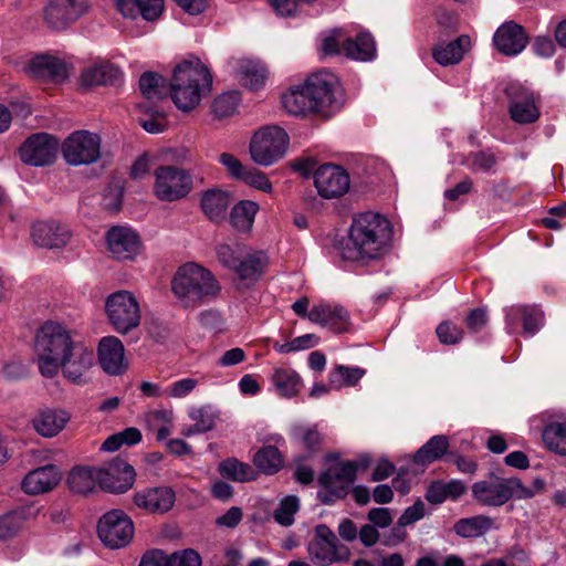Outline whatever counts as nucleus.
<instances>
[{"instance_id":"obj_1","label":"nucleus","mask_w":566,"mask_h":566,"mask_svg":"<svg viewBox=\"0 0 566 566\" xmlns=\"http://www.w3.org/2000/svg\"><path fill=\"white\" fill-rule=\"evenodd\" d=\"M392 239L390 221L379 213L364 212L354 218L347 238L340 243L344 260H378L388 253Z\"/></svg>"},{"instance_id":"obj_2","label":"nucleus","mask_w":566,"mask_h":566,"mask_svg":"<svg viewBox=\"0 0 566 566\" xmlns=\"http://www.w3.org/2000/svg\"><path fill=\"white\" fill-rule=\"evenodd\" d=\"M212 75L198 59L191 57L180 62L174 71L170 94L175 105L189 112L199 105L202 96L211 91Z\"/></svg>"},{"instance_id":"obj_3","label":"nucleus","mask_w":566,"mask_h":566,"mask_svg":"<svg viewBox=\"0 0 566 566\" xmlns=\"http://www.w3.org/2000/svg\"><path fill=\"white\" fill-rule=\"evenodd\" d=\"M78 339L76 334L56 322H45L34 338V356L40 374L53 378L59 374V361Z\"/></svg>"},{"instance_id":"obj_4","label":"nucleus","mask_w":566,"mask_h":566,"mask_svg":"<svg viewBox=\"0 0 566 566\" xmlns=\"http://www.w3.org/2000/svg\"><path fill=\"white\" fill-rule=\"evenodd\" d=\"M171 290L184 307H196L217 296L220 285L210 270L188 262L178 268L171 281Z\"/></svg>"},{"instance_id":"obj_5","label":"nucleus","mask_w":566,"mask_h":566,"mask_svg":"<svg viewBox=\"0 0 566 566\" xmlns=\"http://www.w3.org/2000/svg\"><path fill=\"white\" fill-rule=\"evenodd\" d=\"M337 453H328L326 461L331 465L318 475L317 495L325 504H333L344 499L356 479L359 468L367 467L365 461H337Z\"/></svg>"},{"instance_id":"obj_6","label":"nucleus","mask_w":566,"mask_h":566,"mask_svg":"<svg viewBox=\"0 0 566 566\" xmlns=\"http://www.w3.org/2000/svg\"><path fill=\"white\" fill-rule=\"evenodd\" d=\"M337 453H328L326 461L331 465L318 475L317 495L325 504H333L344 499L356 479L359 468L367 467L365 461H337Z\"/></svg>"},{"instance_id":"obj_7","label":"nucleus","mask_w":566,"mask_h":566,"mask_svg":"<svg viewBox=\"0 0 566 566\" xmlns=\"http://www.w3.org/2000/svg\"><path fill=\"white\" fill-rule=\"evenodd\" d=\"M305 84L314 113L328 117L343 107V90L335 74L322 71L307 77Z\"/></svg>"},{"instance_id":"obj_8","label":"nucleus","mask_w":566,"mask_h":566,"mask_svg":"<svg viewBox=\"0 0 566 566\" xmlns=\"http://www.w3.org/2000/svg\"><path fill=\"white\" fill-rule=\"evenodd\" d=\"M290 137L284 128L269 125L256 130L249 145L251 159L259 166L269 167L284 157Z\"/></svg>"},{"instance_id":"obj_9","label":"nucleus","mask_w":566,"mask_h":566,"mask_svg":"<svg viewBox=\"0 0 566 566\" xmlns=\"http://www.w3.org/2000/svg\"><path fill=\"white\" fill-rule=\"evenodd\" d=\"M105 313L114 331L122 335L137 328L142 321L139 302L126 290L116 291L106 297Z\"/></svg>"},{"instance_id":"obj_10","label":"nucleus","mask_w":566,"mask_h":566,"mask_svg":"<svg viewBox=\"0 0 566 566\" xmlns=\"http://www.w3.org/2000/svg\"><path fill=\"white\" fill-rule=\"evenodd\" d=\"M472 494L479 503L493 507L502 506L511 499L522 500L530 495L522 489L520 479L495 475L475 482L472 485Z\"/></svg>"},{"instance_id":"obj_11","label":"nucleus","mask_w":566,"mask_h":566,"mask_svg":"<svg viewBox=\"0 0 566 566\" xmlns=\"http://www.w3.org/2000/svg\"><path fill=\"white\" fill-rule=\"evenodd\" d=\"M310 559L316 566H331L347 562L350 557L349 548L342 544L333 531L326 525H317L314 537L307 545Z\"/></svg>"},{"instance_id":"obj_12","label":"nucleus","mask_w":566,"mask_h":566,"mask_svg":"<svg viewBox=\"0 0 566 566\" xmlns=\"http://www.w3.org/2000/svg\"><path fill=\"white\" fill-rule=\"evenodd\" d=\"M154 176V193L161 201L180 200L187 197L193 187L191 174L176 166H160Z\"/></svg>"},{"instance_id":"obj_13","label":"nucleus","mask_w":566,"mask_h":566,"mask_svg":"<svg viewBox=\"0 0 566 566\" xmlns=\"http://www.w3.org/2000/svg\"><path fill=\"white\" fill-rule=\"evenodd\" d=\"M510 118L518 125L536 123L541 117V96L532 88L512 83L505 88Z\"/></svg>"},{"instance_id":"obj_14","label":"nucleus","mask_w":566,"mask_h":566,"mask_svg":"<svg viewBox=\"0 0 566 566\" xmlns=\"http://www.w3.org/2000/svg\"><path fill=\"white\" fill-rule=\"evenodd\" d=\"M132 518L122 510H112L98 521L97 534L103 544L112 549L125 547L134 537Z\"/></svg>"},{"instance_id":"obj_15","label":"nucleus","mask_w":566,"mask_h":566,"mask_svg":"<svg viewBox=\"0 0 566 566\" xmlns=\"http://www.w3.org/2000/svg\"><path fill=\"white\" fill-rule=\"evenodd\" d=\"M62 154L72 166L93 164L101 156V138L88 130H76L63 142Z\"/></svg>"},{"instance_id":"obj_16","label":"nucleus","mask_w":566,"mask_h":566,"mask_svg":"<svg viewBox=\"0 0 566 566\" xmlns=\"http://www.w3.org/2000/svg\"><path fill=\"white\" fill-rule=\"evenodd\" d=\"M94 361L93 349L78 338L59 361V371L67 381L83 386L88 382L87 375Z\"/></svg>"},{"instance_id":"obj_17","label":"nucleus","mask_w":566,"mask_h":566,"mask_svg":"<svg viewBox=\"0 0 566 566\" xmlns=\"http://www.w3.org/2000/svg\"><path fill=\"white\" fill-rule=\"evenodd\" d=\"M313 178L318 195L325 199L339 198L350 187V178L347 171L333 164L321 165L315 170Z\"/></svg>"},{"instance_id":"obj_18","label":"nucleus","mask_w":566,"mask_h":566,"mask_svg":"<svg viewBox=\"0 0 566 566\" xmlns=\"http://www.w3.org/2000/svg\"><path fill=\"white\" fill-rule=\"evenodd\" d=\"M57 148L59 143L54 137L45 133H39L32 135L22 144L19 154L23 163L34 167H43L54 161Z\"/></svg>"},{"instance_id":"obj_19","label":"nucleus","mask_w":566,"mask_h":566,"mask_svg":"<svg viewBox=\"0 0 566 566\" xmlns=\"http://www.w3.org/2000/svg\"><path fill=\"white\" fill-rule=\"evenodd\" d=\"M88 10L86 0H52L44 9V20L54 30H64Z\"/></svg>"},{"instance_id":"obj_20","label":"nucleus","mask_w":566,"mask_h":566,"mask_svg":"<svg viewBox=\"0 0 566 566\" xmlns=\"http://www.w3.org/2000/svg\"><path fill=\"white\" fill-rule=\"evenodd\" d=\"M506 331L510 334L523 327L525 336H534L544 324V313L536 305H513L505 310Z\"/></svg>"},{"instance_id":"obj_21","label":"nucleus","mask_w":566,"mask_h":566,"mask_svg":"<svg viewBox=\"0 0 566 566\" xmlns=\"http://www.w3.org/2000/svg\"><path fill=\"white\" fill-rule=\"evenodd\" d=\"M106 242L109 252L117 260H134L142 252V240L129 227L111 228L106 233Z\"/></svg>"},{"instance_id":"obj_22","label":"nucleus","mask_w":566,"mask_h":566,"mask_svg":"<svg viewBox=\"0 0 566 566\" xmlns=\"http://www.w3.org/2000/svg\"><path fill=\"white\" fill-rule=\"evenodd\" d=\"M97 357L101 368L109 376L123 375L128 368L125 347L116 336H104L99 339Z\"/></svg>"},{"instance_id":"obj_23","label":"nucleus","mask_w":566,"mask_h":566,"mask_svg":"<svg viewBox=\"0 0 566 566\" xmlns=\"http://www.w3.org/2000/svg\"><path fill=\"white\" fill-rule=\"evenodd\" d=\"M24 71L30 76L54 83L69 78L70 66L59 56L50 54L35 55L27 63Z\"/></svg>"},{"instance_id":"obj_24","label":"nucleus","mask_w":566,"mask_h":566,"mask_svg":"<svg viewBox=\"0 0 566 566\" xmlns=\"http://www.w3.org/2000/svg\"><path fill=\"white\" fill-rule=\"evenodd\" d=\"M134 468L124 460L117 459L105 468H99V488L113 493L128 491L135 482Z\"/></svg>"},{"instance_id":"obj_25","label":"nucleus","mask_w":566,"mask_h":566,"mask_svg":"<svg viewBox=\"0 0 566 566\" xmlns=\"http://www.w3.org/2000/svg\"><path fill=\"white\" fill-rule=\"evenodd\" d=\"M133 501L143 511L163 514L172 509L176 494L170 486L145 488L134 494Z\"/></svg>"},{"instance_id":"obj_26","label":"nucleus","mask_w":566,"mask_h":566,"mask_svg":"<svg viewBox=\"0 0 566 566\" xmlns=\"http://www.w3.org/2000/svg\"><path fill=\"white\" fill-rule=\"evenodd\" d=\"M118 66L107 60H96L81 71L78 83L82 88L88 90L97 86L111 85L122 78Z\"/></svg>"},{"instance_id":"obj_27","label":"nucleus","mask_w":566,"mask_h":566,"mask_svg":"<svg viewBox=\"0 0 566 566\" xmlns=\"http://www.w3.org/2000/svg\"><path fill=\"white\" fill-rule=\"evenodd\" d=\"M62 472L55 464H45L28 472L21 482L28 495H40L52 491L61 481Z\"/></svg>"},{"instance_id":"obj_28","label":"nucleus","mask_w":566,"mask_h":566,"mask_svg":"<svg viewBox=\"0 0 566 566\" xmlns=\"http://www.w3.org/2000/svg\"><path fill=\"white\" fill-rule=\"evenodd\" d=\"M308 319L334 333L347 332L349 326L348 312L338 304L327 302L314 305L310 311Z\"/></svg>"},{"instance_id":"obj_29","label":"nucleus","mask_w":566,"mask_h":566,"mask_svg":"<svg viewBox=\"0 0 566 566\" xmlns=\"http://www.w3.org/2000/svg\"><path fill=\"white\" fill-rule=\"evenodd\" d=\"M493 44L502 54L514 56L526 48L527 35L521 25L513 21H507L495 31Z\"/></svg>"},{"instance_id":"obj_30","label":"nucleus","mask_w":566,"mask_h":566,"mask_svg":"<svg viewBox=\"0 0 566 566\" xmlns=\"http://www.w3.org/2000/svg\"><path fill=\"white\" fill-rule=\"evenodd\" d=\"M71 412L63 408H44L32 419V427L43 438H54L60 434L70 422Z\"/></svg>"},{"instance_id":"obj_31","label":"nucleus","mask_w":566,"mask_h":566,"mask_svg":"<svg viewBox=\"0 0 566 566\" xmlns=\"http://www.w3.org/2000/svg\"><path fill=\"white\" fill-rule=\"evenodd\" d=\"M31 237L33 242L46 249H62L71 238L66 227L56 222L38 221L32 226Z\"/></svg>"},{"instance_id":"obj_32","label":"nucleus","mask_w":566,"mask_h":566,"mask_svg":"<svg viewBox=\"0 0 566 566\" xmlns=\"http://www.w3.org/2000/svg\"><path fill=\"white\" fill-rule=\"evenodd\" d=\"M472 44L471 38L467 34H462L448 43L438 42L432 49V57L441 66L455 65L463 60Z\"/></svg>"},{"instance_id":"obj_33","label":"nucleus","mask_w":566,"mask_h":566,"mask_svg":"<svg viewBox=\"0 0 566 566\" xmlns=\"http://www.w3.org/2000/svg\"><path fill=\"white\" fill-rule=\"evenodd\" d=\"M230 203V192L218 188L205 191L200 200L203 214L214 223H219L226 219Z\"/></svg>"},{"instance_id":"obj_34","label":"nucleus","mask_w":566,"mask_h":566,"mask_svg":"<svg viewBox=\"0 0 566 566\" xmlns=\"http://www.w3.org/2000/svg\"><path fill=\"white\" fill-rule=\"evenodd\" d=\"M115 4L129 19L142 15L146 21H154L164 12V0H115Z\"/></svg>"},{"instance_id":"obj_35","label":"nucleus","mask_w":566,"mask_h":566,"mask_svg":"<svg viewBox=\"0 0 566 566\" xmlns=\"http://www.w3.org/2000/svg\"><path fill=\"white\" fill-rule=\"evenodd\" d=\"M271 382L279 396L292 398L302 388L300 375L290 366H277L273 369Z\"/></svg>"},{"instance_id":"obj_36","label":"nucleus","mask_w":566,"mask_h":566,"mask_svg":"<svg viewBox=\"0 0 566 566\" xmlns=\"http://www.w3.org/2000/svg\"><path fill=\"white\" fill-rule=\"evenodd\" d=\"M260 210L258 202L243 199L233 205L230 210V224L241 233H249L254 224L255 216Z\"/></svg>"},{"instance_id":"obj_37","label":"nucleus","mask_w":566,"mask_h":566,"mask_svg":"<svg viewBox=\"0 0 566 566\" xmlns=\"http://www.w3.org/2000/svg\"><path fill=\"white\" fill-rule=\"evenodd\" d=\"M70 490L78 494H87L99 486V468L76 467L67 476Z\"/></svg>"},{"instance_id":"obj_38","label":"nucleus","mask_w":566,"mask_h":566,"mask_svg":"<svg viewBox=\"0 0 566 566\" xmlns=\"http://www.w3.org/2000/svg\"><path fill=\"white\" fill-rule=\"evenodd\" d=\"M282 105L287 113L292 115H306L313 112V104L311 102L307 86L304 83L290 87L282 95Z\"/></svg>"},{"instance_id":"obj_39","label":"nucleus","mask_w":566,"mask_h":566,"mask_svg":"<svg viewBox=\"0 0 566 566\" xmlns=\"http://www.w3.org/2000/svg\"><path fill=\"white\" fill-rule=\"evenodd\" d=\"M344 55L356 61H371L376 56V44L371 34L361 32L355 39L348 38L344 46Z\"/></svg>"},{"instance_id":"obj_40","label":"nucleus","mask_w":566,"mask_h":566,"mask_svg":"<svg viewBox=\"0 0 566 566\" xmlns=\"http://www.w3.org/2000/svg\"><path fill=\"white\" fill-rule=\"evenodd\" d=\"M268 264V254L263 251H255L241 260L234 272L241 280L256 281L261 277Z\"/></svg>"},{"instance_id":"obj_41","label":"nucleus","mask_w":566,"mask_h":566,"mask_svg":"<svg viewBox=\"0 0 566 566\" xmlns=\"http://www.w3.org/2000/svg\"><path fill=\"white\" fill-rule=\"evenodd\" d=\"M146 117H138L139 125L149 134H160L167 129L166 113L157 104H138Z\"/></svg>"},{"instance_id":"obj_42","label":"nucleus","mask_w":566,"mask_h":566,"mask_svg":"<svg viewBox=\"0 0 566 566\" xmlns=\"http://www.w3.org/2000/svg\"><path fill=\"white\" fill-rule=\"evenodd\" d=\"M449 448V440L446 436H433L415 454L413 461L418 465H426L440 459Z\"/></svg>"},{"instance_id":"obj_43","label":"nucleus","mask_w":566,"mask_h":566,"mask_svg":"<svg viewBox=\"0 0 566 566\" xmlns=\"http://www.w3.org/2000/svg\"><path fill=\"white\" fill-rule=\"evenodd\" d=\"M493 526V520L485 515H475L459 520L454 525V532L461 537H480Z\"/></svg>"},{"instance_id":"obj_44","label":"nucleus","mask_w":566,"mask_h":566,"mask_svg":"<svg viewBox=\"0 0 566 566\" xmlns=\"http://www.w3.org/2000/svg\"><path fill=\"white\" fill-rule=\"evenodd\" d=\"M542 438L548 450L566 455V421H554L546 424Z\"/></svg>"},{"instance_id":"obj_45","label":"nucleus","mask_w":566,"mask_h":566,"mask_svg":"<svg viewBox=\"0 0 566 566\" xmlns=\"http://www.w3.org/2000/svg\"><path fill=\"white\" fill-rule=\"evenodd\" d=\"M164 82L163 76L154 72H146L140 76L139 87L146 99L143 104H156V102L166 97Z\"/></svg>"},{"instance_id":"obj_46","label":"nucleus","mask_w":566,"mask_h":566,"mask_svg":"<svg viewBox=\"0 0 566 566\" xmlns=\"http://www.w3.org/2000/svg\"><path fill=\"white\" fill-rule=\"evenodd\" d=\"M239 74L242 83L251 90H258L264 84L266 69L260 61L243 60L239 65Z\"/></svg>"},{"instance_id":"obj_47","label":"nucleus","mask_w":566,"mask_h":566,"mask_svg":"<svg viewBox=\"0 0 566 566\" xmlns=\"http://www.w3.org/2000/svg\"><path fill=\"white\" fill-rule=\"evenodd\" d=\"M218 470L223 478L235 482H247L255 479L254 470L249 464L235 459H227L220 462Z\"/></svg>"},{"instance_id":"obj_48","label":"nucleus","mask_w":566,"mask_h":566,"mask_svg":"<svg viewBox=\"0 0 566 566\" xmlns=\"http://www.w3.org/2000/svg\"><path fill=\"white\" fill-rule=\"evenodd\" d=\"M291 438L308 451H316L322 442V434L316 424H294L291 429Z\"/></svg>"},{"instance_id":"obj_49","label":"nucleus","mask_w":566,"mask_h":566,"mask_svg":"<svg viewBox=\"0 0 566 566\" xmlns=\"http://www.w3.org/2000/svg\"><path fill=\"white\" fill-rule=\"evenodd\" d=\"M253 462L265 473L272 474L282 467L283 459L276 447L266 446L254 454Z\"/></svg>"},{"instance_id":"obj_50","label":"nucleus","mask_w":566,"mask_h":566,"mask_svg":"<svg viewBox=\"0 0 566 566\" xmlns=\"http://www.w3.org/2000/svg\"><path fill=\"white\" fill-rule=\"evenodd\" d=\"M142 432L135 428L129 427L125 430L109 436L102 444V450L107 452H114L122 446H134L140 442Z\"/></svg>"},{"instance_id":"obj_51","label":"nucleus","mask_w":566,"mask_h":566,"mask_svg":"<svg viewBox=\"0 0 566 566\" xmlns=\"http://www.w3.org/2000/svg\"><path fill=\"white\" fill-rule=\"evenodd\" d=\"M319 343V337L315 334H304L289 342H274L273 348L279 354H290L306 350L315 347Z\"/></svg>"},{"instance_id":"obj_52","label":"nucleus","mask_w":566,"mask_h":566,"mask_svg":"<svg viewBox=\"0 0 566 566\" xmlns=\"http://www.w3.org/2000/svg\"><path fill=\"white\" fill-rule=\"evenodd\" d=\"M24 526V514L11 511L0 515V539L7 541L15 537Z\"/></svg>"},{"instance_id":"obj_53","label":"nucleus","mask_w":566,"mask_h":566,"mask_svg":"<svg viewBox=\"0 0 566 566\" xmlns=\"http://www.w3.org/2000/svg\"><path fill=\"white\" fill-rule=\"evenodd\" d=\"M240 102L238 92H227L217 96L211 105V111L218 118L231 116L237 111Z\"/></svg>"},{"instance_id":"obj_54","label":"nucleus","mask_w":566,"mask_h":566,"mask_svg":"<svg viewBox=\"0 0 566 566\" xmlns=\"http://www.w3.org/2000/svg\"><path fill=\"white\" fill-rule=\"evenodd\" d=\"M300 509V501L294 495H287L281 500L279 507L274 512V520L283 526H290L294 523V515Z\"/></svg>"},{"instance_id":"obj_55","label":"nucleus","mask_w":566,"mask_h":566,"mask_svg":"<svg viewBox=\"0 0 566 566\" xmlns=\"http://www.w3.org/2000/svg\"><path fill=\"white\" fill-rule=\"evenodd\" d=\"M365 375L359 367L337 366L331 375V382L336 386H354Z\"/></svg>"},{"instance_id":"obj_56","label":"nucleus","mask_w":566,"mask_h":566,"mask_svg":"<svg viewBox=\"0 0 566 566\" xmlns=\"http://www.w3.org/2000/svg\"><path fill=\"white\" fill-rule=\"evenodd\" d=\"M216 412L210 406L193 407L189 410V418L197 426V431H210L214 427Z\"/></svg>"},{"instance_id":"obj_57","label":"nucleus","mask_w":566,"mask_h":566,"mask_svg":"<svg viewBox=\"0 0 566 566\" xmlns=\"http://www.w3.org/2000/svg\"><path fill=\"white\" fill-rule=\"evenodd\" d=\"M348 36L343 29L331 31L322 41V51L325 55L344 54V46Z\"/></svg>"},{"instance_id":"obj_58","label":"nucleus","mask_w":566,"mask_h":566,"mask_svg":"<svg viewBox=\"0 0 566 566\" xmlns=\"http://www.w3.org/2000/svg\"><path fill=\"white\" fill-rule=\"evenodd\" d=\"M219 163L224 167L228 175L238 181H241L250 166L243 165L239 158L230 153H222L219 156Z\"/></svg>"},{"instance_id":"obj_59","label":"nucleus","mask_w":566,"mask_h":566,"mask_svg":"<svg viewBox=\"0 0 566 566\" xmlns=\"http://www.w3.org/2000/svg\"><path fill=\"white\" fill-rule=\"evenodd\" d=\"M241 182L265 193H271L273 190L272 182L266 175L253 167H249Z\"/></svg>"},{"instance_id":"obj_60","label":"nucleus","mask_w":566,"mask_h":566,"mask_svg":"<svg viewBox=\"0 0 566 566\" xmlns=\"http://www.w3.org/2000/svg\"><path fill=\"white\" fill-rule=\"evenodd\" d=\"M168 560L169 566H201L200 555L191 548L168 555Z\"/></svg>"},{"instance_id":"obj_61","label":"nucleus","mask_w":566,"mask_h":566,"mask_svg":"<svg viewBox=\"0 0 566 566\" xmlns=\"http://www.w3.org/2000/svg\"><path fill=\"white\" fill-rule=\"evenodd\" d=\"M198 386V380L196 378H182L177 381L170 384L165 392L172 398H185L187 397L196 387Z\"/></svg>"},{"instance_id":"obj_62","label":"nucleus","mask_w":566,"mask_h":566,"mask_svg":"<svg viewBox=\"0 0 566 566\" xmlns=\"http://www.w3.org/2000/svg\"><path fill=\"white\" fill-rule=\"evenodd\" d=\"M437 335L442 344L454 345L461 340L463 332L450 322H442L437 327Z\"/></svg>"},{"instance_id":"obj_63","label":"nucleus","mask_w":566,"mask_h":566,"mask_svg":"<svg viewBox=\"0 0 566 566\" xmlns=\"http://www.w3.org/2000/svg\"><path fill=\"white\" fill-rule=\"evenodd\" d=\"M426 515V505L421 500H418L412 505L408 506L398 518V524L409 526Z\"/></svg>"},{"instance_id":"obj_64","label":"nucleus","mask_w":566,"mask_h":566,"mask_svg":"<svg viewBox=\"0 0 566 566\" xmlns=\"http://www.w3.org/2000/svg\"><path fill=\"white\" fill-rule=\"evenodd\" d=\"M218 261L230 270L235 271L240 260L233 247L227 243L219 244L216 249Z\"/></svg>"}]
</instances>
